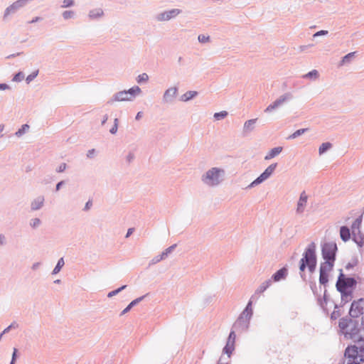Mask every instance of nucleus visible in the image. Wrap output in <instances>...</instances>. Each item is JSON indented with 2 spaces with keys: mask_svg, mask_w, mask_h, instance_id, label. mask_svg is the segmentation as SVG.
Here are the masks:
<instances>
[{
  "mask_svg": "<svg viewBox=\"0 0 364 364\" xmlns=\"http://www.w3.org/2000/svg\"><path fill=\"white\" fill-rule=\"evenodd\" d=\"M358 264V259L357 257H354L351 259V261L346 264L345 266L346 269L349 270L357 266Z\"/></svg>",
  "mask_w": 364,
  "mask_h": 364,
  "instance_id": "nucleus-39",
  "label": "nucleus"
},
{
  "mask_svg": "<svg viewBox=\"0 0 364 364\" xmlns=\"http://www.w3.org/2000/svg\"><path fill=\"white\" fill-rule=\"evenodd\" d=\"M267 289L266 287L262 283L261 285L256 290L257 294L263 293Z\"/></svg>",
  "mask_w": 364,
  "mask_h": 364,
  "instance_id": "nucleus-55",
  "label": "nucleus"
},
{
  "mask_svg": "<svg viewBox=\"0 0 364 364\" xmlns=\"http://www.w3.org/2000/svg\"><path fill=\"white\" fill-rule=\"evenodd\" d=\"M338 328L339 333L343 335L346 338L355 343L364 342L360 319L353 318L348 314L339 319Z\"/></svg>",
  "mask_w": 364,
  "mask_h": 364,
  "instance_id": "nucleus-1",
  "label": "nucleus"
},
{
  "mask_svg": "<svg viewBox=\"0 0 364 364\" xmlns=\"http://www.w3.org/2000/svg\"><path fill=\"white\" fill-rule=\"evenodd\" d=\"M38 75V70H36L28 75L26 79V82L28 84L33 81Z\"/></svg>",
  "mask_w": 364,
  "mask_h": 364,
  "instance_id": "nucleus-45",
  "label": "nucleus"
},
{
  "mask_svg": "<svg viewBox=\"0 0 364 364\" xmlns=\"http://www.w3.org/2000/svg\"><path fill=\"white\" fill-rule=\"evenodd\" d=\"M318 77H319V73H318V70H312L303 76L304 78H309V79L314 80L318 79Z\"/></svg>",
  "mask_w": 364,
  "mask_h": 364,
  "instance_id": "nucleus-35",
  "label": "nucleus"
},
{
  "mask_svg": "<svg viewBox=\"0 0 364 364\" xmlns=\"http://www.w3.org/2000/svg\"><path fill=\"white\" fill-rule=\"evenodd\" d=\"M64 264H65V262H64L63 257L60 258L57 262V264L55 265V267H54V269L52 272V274H58L61 270V269L64 266Z\"/></svg>",
  "mask_w": 364,
  "mask_h": 364,
  "instance_id": "nucleus-36",
  "label": "nucleus"
},
{
  "mask_svg": "<svg viewBox=\"0 0 364 364\" xmlns=\"http://www.w3.org/2000/svg\"><path fill=\"white\" fill-rule=\"evenodd\" d=\"M127 285H122V287L111 291L108 293L107 296L108 297H112L117 294H118L119 292H121L122 290L125 289L127 288Z\"/></svg>",
  "mask_w": 364,
  "mask_h": 364,
  "instance_id": "nucleus-41",
  "label": "nucleus"
},
{
  "mask_svg": "<svg viewBox=\"0 0 364 364\" xmlns=\"http://www.w3.org/2000/svg\"><path fill=\"white\" fill-rule=\"evenodd\" d=\"M346 225H343L340 228V237L343 242H347L351 238L352 232Z\"/></svg>",
  "mask_w": 364,
  "mask_h": 364,
  "instance_id": "nucleus-21",
  "label": "nucleus"
},
{
  "mask_svg": "<svg viewBox=\"0 0 364 364\" xmlns=\"http://www.w3.org/2000/svg\"><path fill=\"white\" fill-rule=\"evenodd\" d=\"M250 321V318H247L244 315L240 314L236 321L234 323L232 328L235 331H247L249 328Z\"/></svg>",
  "mask_w": 364,
  "mask_h": 364,
  "instance_id": "nucleus-13",
  "label": "nucleus"
},
{
  "mask_svg": "<svg viewBox=\"0 0 364 364\" xmlns=\"http://www.w3.org/2000/svg\"><path fill=\"white\" fill-rule=\"evenodd\" d=\"M131 101L126 90L115 93L112 98L107 101V104H112L114 102Z\"/></svg>",
  "mask_w": 364,
  "mask_h": 364,
  "instance_id": "nucleus-16",
  "label": "nucleus"
},
{
  "mask_svg": "<svg viewBox=\"0 0 364 364\" xmlns=\"http://www.w3.org/2000/svg\"><path fill=\"white\" fill-rule=\"evenodd\" d=\"M64 184V181H59L55 186V191H58Z\"/></svg>",
  "mask_w": 364,
  "mask_h": 364,
  "instance_id": "nucleus-59",
  "label": "nucleus"
},
{
  "mask_svg": "<svg viewBox=\"0 0 364 364\" xmlns=\"http://www.w3.org/2000/svg\"><path fill=\"white\" fill-rule=\"evenodd\" d=\"M181 13V10L178 9H173L168 11H165L162 13L157 14L155 17L158 21H168Z\"/></svg>",
  "mask_w": 364,
  "mask_h": 364,
  "instance_id": "nucleus-14",
  "label": "nucleus"
},
{
  "mask_svg": "<svg viewBox=\"0 0 364 364\" xmlns=\"http://www.w3.org/2000/svg\"><path fill=\"white\" fill-rule=\"evenodd\" d=\"M7 89H10L9 85H7L6 83H0V90H4Z\"/></svg>",
  "mask_w": 364,
  "mask_h": 364,
  "instance_id": "nucleus-61",
  "label": "nucleus"
},
{
  "mask_svg": "<svg viewBox=\"0 0 364 364\" xmlns=\"http://www.w3.org/2000/svg\"><path fill=\"white\" fill-rule=\"evenodd\" d=\"M358 282L354 277L346 275L341 269H339V274L336 283L337 291H353L357 287Z\"/></svg>",
  "mask_w": 364,
  "mask_h": 364,
  "instance_id": "nucleus-3",
  "label": "nucleus"
},
{
  "mask_svg": "<svg viewBox=\"0 0 364 364\" xmlns=\"http://www.w3.org/2000/svg\"><path fill=\"white\" fill-rule=\"evenodd\" d=\"M62 16L64 19L67 20L74 16V12L73 11H65Z\"/></svg>",
  "mask_w": 364,
  "mask_h": 364,
  "instance_id": "nucleus-49",
  "label": "nucleus"
},
{
  "mask_svg": "<svg viewBox=\"0 0 364 364\" xmlns=\"http://www.w3.org/2000/svg\"><path fill=\"white\" fill-rule=\"evenodd\" d=\"M29 129V126L27 124H24L20 129L15 133V135L18 137L21 136Z\"/></svg>",
  "mask_w": 364,
  "mask_h": 364,
  "instance_id": "nucleus-38",
  "label": "nucleus"
},
{
  "mask_svg": "<svg viewBox=\"0 0 364 364\" xmlns=\"http://www.w3.org/2000/svg\"><path fill=\"white\" fill-rule=\"evenodd\" d=\"M293 98V95L291 92H286L284 95H281L278 99H277L273 103L270 104L265 109V112H270L272 110L278 108L281 106L284 102L289 101Z\"/></svg>",
  "mask_w": 364,
  "mask_h": 364,
  "instance_id": "nucleus-12",
  "label": "nucleus"
},
{
  "mask_svg": "<svg viewBox=\"0 0 364 364\" xmlns=\"http://www.w3.org/2000/svg\"><path fill=\"white\" fill-rule=\"evenodd\" d=\"M360 323L361 326V331H363L362 333L363 334L364 337V316H362V318L360 319Z\"/></svg>",
  "mask_w": 364,
  "mask_h": 364,
  "instance_id": "nucleus-63",
  "label": "nucleus"
},
{
  "mask_svg": "<svg viewBox=\"0 0 364 364\" xmlns=\"http://www.w3.org/2000/svg\"><path fill=\"white\" fill-rule=\"evenodd\" d=\"M235 332L234 330H231L227 339V342L235 343Z\"/></svg>",
  "mask_w": 364,
  "mask_h": 364,
  "instance_id": "nucleus-47",
  "label": "nucleus"
},
{
  "mask_svg": "<svg viewBox=\"0 0 364 364\" xmlns=\"http://www.w3.org/2000/svg\"><path fill=\"white\" fill-rule=\"evenodd\" d=\"M348 314L353 318L360 319V316L364 314V298H360L352 301Z\"/></svg>",
  "mask_w": 364,
  "mask_h": 364,
  "instance_id": "nucleus-8",
  "label": "nucleus"
},
{
  "mask_svg": "<svg viewBox=\"0 0 364 364\" xmlns=\"http://www.w3.org/2000/svg\"><path fill=\"white\" fill-rule=\"evenodd\" d=\"M33 0H17L8 6L4 14L3 19L6 20L9 15L15 14L21 8L26 6L28 3Z\"/></svg>",
  "mask_w": 364,
  "mask_h": 364,
  "instance_id": "nucleus-11",
  "label": "nucleus"
},
{
  "mask_svg": "<svg viewBox=\"0 0 364 364\" xmlns=\"http://www.w3.org/2000/svg\"><path fill=\"white\" fill-rule=\"evenodd\" d=\"M363 213L360 215H359L352 223L350 228L352 233H354L356 231H358V230H360L363 221Z\"/></svg>",
  "mask_w": 364,
  "mask_h": 364,
  "instance_id": "nucleus-25",
  "label": "nucleus"
},
{
  "mask_svg": "<svg viewBox=\"0 0 364 364\" xmlns=\"http://www.w3.org/2000/svg\"><path fill=\"white\" fill-rule=\"evenodd\" d=\"M340 307H341L340 305L337 304H334V310L330 316V318L331 321H335L341 316L342 313L341 311L340 310Z\"/></svg>",
  "mask_w": 364,
  "mask_h": 364,
  "instance_id": "nucleus-32",
  "label": "nucleus"
},
{
  "mask_svg": "<svg viewBox=\"0 0 364 364\" xmlns=\"http://www.w3.org/2000/svg\"><path fill=\"white\" fill-rule=\"evenodd\" d=\"M44 200H45V199H44L43 196H40L37 197L31 202V209L32 210H40L43 205Z\"/></svg>",
  "mask_w": 364,
  "mask_h": 364,
  "instance_id": "nucleus-23",
  "label": "nucleus"
},
{
  "mask_svg": "<svg viewBox=\"0 0 364 364\" xmlns=\"http://www.w3.org/2000/svg\"><path fill=\"white\" fill-rule=\"evenodd\" d=\"M220 173H224V171L216 167L212 168L202 176V181L210 186H218L222 181L220 178Z\"/></svg>",
  "mask_w": 364,
  "mask_h": 364,
  "instance_id": "nucleus-4",
  "label": "nucleus"
},
{
  "mask_svg": "<svg viewBox=\"0 0 364 364\" xmlns=\"http://www.w3.org/2000/svg\"><path fill=\"white\" fill-rule=\"evenodd\" d=\"M234 350L235 343L226 342V344L223 349V353L226 354L228 358H230Z\"/></svg>",
  "mask_w": 364,
  "mask_h": 364,
  "instance_id": "nucleus-30",
  "label": "nucleus"
},
{
  "mask_svg": "<svg viewBox=\"0 0 364 364\" xmlns=\"http://www.w3.org/2000/svg\"><path fill=\"white\" fill-rule=\"evenodd\" d=\"M24 78V74L23 72L19 71L16 73L13 77V81L21 82Z\"/></svg>",
  "mask_w": 364,
  "mask_h": 364,
  "instance_id": "nucleus-46",
  "label": "nucleus"
},
{
  "mask_svg": "<svg viewBox=\"0 0 364 364\" xmlns=\"http://www.w3.org/2000/svg\"><path fill=\"white\" fill-rule=\"evenodd\" d=\"M341 293V306H343L346 304L351 301L353 299V291H338Z\"/></svg>",
  "mask_w": 364,
  "mask_h": 364,
  "instance_id": "nucleus-22",
  "label": "nucleus"
},
{
  "mask_svg": "<svg viewBox=\"0 0 364 364\" xmlns=\"http://www.w3.org/2000/svg\"><path fill=\"white\" fill-rule=\"evenodd\" d=\"M18 349L14 348L12 353L11 360L10 364H15L17 358Z\"/></svg>",
  "mask_w": 364,
  "mask_h": 364,
  "instance_id": "nucleus-51",
  "label": "nucleus"
},
{
  "mask_svg": "<svg viewBox=\"0 0 364 364\" xmlns=\"http://www.w3.org/2000/svg\"><path fill=\"white\" fill-rule=\"evenodd\" d=\"M134 157H135V156H134V154L133 153H132V152H129V153L128 154V155L127 156V158H126L127 161L129 164H130V163L134 160Z\"/></svg>",
  "mask_w": 364,
  "mask_h": 364,
  "instance_id": "nucleus-56",
  "label": "nucleus"
},
{
  "mask_svg": "<svg viewBox=\"0 0 364 364\" xmlns=\"http://www.w3.org/2000/svg\"><path fill=\"white\" fill-rule=\"evenodd\" d=\"M41 223V221L39 218H34V219H32L31 223H30V225L33 228H36L37 227H38Z\"/></svg>",
  "mask_w": 364,
  "mask_h": 364,
  "instance_id": "nucleus-48",
  "label": "nucleus"
},
{
  "mask_svg": "<svg viewBox=\"0 0 364 364\" xmlns=\"http://www.w3.org/2000/svg\"><path fill=\"white\" fill-rule=\"evenodd\" d=\"M328 33V31H326V30H321L319 31H317L316 32L314 35H313V37L314 38H316V37H318V36H326Z\"/></svg>",
  "mask_w": 364,
  "mask_h": 364,
  "instance_id": "nucleus-52",
  "label": "nucleus"
},
{
  "mask_svg": "<svg viewBox=\"0 0 364 364\" xmlns=\"http://www.w3.org/2000/svg\"><path fill=\"white\" fill-rule=\"evenodd\" d=\"M126 92H127V95L129 97L130 100L132 101L136 97V95L141 93V90L138 86H134L130 89L126 90Z\"/></svg>",
  "mask_w": 364,
  "mask_h": 364,
  "instance_id": "nucleus-29",
  "label": "nucleus"
},
{
  "mask_svg": "<svg viewBox=\"0 0 364 364\" xmlns=\"http://www.w3.org/2000/svg\"><path fill=\"white\" fill-rule=\"evenodd\" d=\"M277 166V163L270 164L256 179H255L247 188H252L268 179L274 173Z\"/></svg>",
  "mask_w": 364,
  "mask_h": 364,
  "instance_id": "nucleus-9",
  "label": "nucleus"
},
{
  "mask_svg": "<svg viewBox=\"0 0 364 364\" xmlns=\"http://www.w3.org/2000/svg\"><path fill=\"white\" fill-rule=\"evenodd\" d=\"M352 240L357 244L358 247L361 248L364 245V233L360 230L352 233Z\"/></svg>",
  "mask_w": 364,
  "mask_h": 364,
  "instance_id": "nucleus-20",
  "label": "nucleus"
},
{
  "mask_svg": "<svg viewBox=\"0 0 364 364\" xmlns=\"http://www.w3.org/2000/svg\"><path fill=\"white\" fill-rule=\"evenodd\" d=\"M335 262L325 261L320 264L319 284L326 287L329 281V273L333 269Z\"/></svg>",
  "mask_w": 364,
  "mask_h": 364,
  "instance_id": "nucleus-5",
  "label": "nucleus"
},
{
  "mask_svg": "<svg viewBox=\"0 0 364 364\" xmlns=\"http://www.w3.org/2000/svg\"><path fill=\"white\" fill-rule=\"evenodd\" d=\"M165 257L163 255V254L161 253V255H156L155 256L151 261H150V263H149V265H153V264H157L158 262H159L160 261H161L162 259H164Z\"/></svg>",
  "mask_w": 364,
  "mask_h": 364,
  "instance_id": "nucleus-44",
  "label": "nucleus"
},
{
  "mask_svg": "<svg viewBox=\"0 0 364 364\" xmlns=\"http://www.w3.org/2000/svg\"><path fill=\"white\" fill-rule=\"evenodd\" d=\"M134 231V228H130L127 230V232L125 235V237L126 238H128Z\"/></svg>",
  "mask_w": 364,
  "mask_h": 364,
  "instance_id": "nucleus-62",
  "label": "nucleus"
},
{
  "mask_svg": "<svg viewBox=\"0 0 364 364\" xmlns=\"http://www.w3.org/2000/svg\"><path fill=\"white\" fill-rule=\"evenodd\" d=\"M198 92L197 91H187L186 93L181 96L180 100L183 102H188L198 96Z\"/></svg>",
  "mask_w": 364,
  "mask_h": 364,
  "instance_id": "nucleus-27",
  "label": "nucleus"
},
{
  "mask_svg": "<svg viewBox=\"0 0 364 364\" xmlns=\"http://www.w3.org/2000/svg\"><path fill=\"white\" fill-rule=\"evenodd\" d=\"M149 80V76L146 73H142L138 75L136 77V82L139 84L146 82Z\"/></svg>",
  "mask_w": 364,
  "mask_h": 364,
  "instance_id": "nucleus-42",
  "label": "nucleus"
},
{
  "mask_svg": "<svg viewBox=\"0 0 364 364\" xmlns=\"http://www.w3.org/2000/svg\"><path fill=\"white\" fill-rule=\"evenodd\" d=\"M178 87H172L167 89L163 95L162 102L164 104L173 103L178 93Z\"/></svg>",
  "mask_w": 364,
  "mask_h": 364,
  "instance_id": "nucleus-15",
  "label": "nucleus"
},
{
  "mask_svg": "<svg viewBox=\"0 0 364 364\" xmlns=\"http://www.w3.org/2000/svg\"><path fill=\"white\" fill-rule=\"evenodd\" d=\"M67 168V164L65 163H62L56 169V171L58 173L63 172Z\"/></svg>",
  "mask_w": 364,
  "mask_h": 364,
  "instance_id": "nucleus-53",
  "label": "nucleus"
},
{
  "mask_svg": "<svg viewBox=\"0 0 364 364\" xmlns=\"http://www.w3.org/2000/svg\"><path fill=\"white\" fill-rule=\"evenodd\" d=\"M177 245L176 244H173L172 245H171L170 247H168V248H166L163 252V255L164 256L165 258H166L169 254H171L176 247Z\"/></svg>",
  "mask_w": 364,
  "mask_h": 364,
  "instance_id": "nucleus-43",
  "label": "nucleus"
},
{
  "mask_svg": "<svg viewBox=\"0 0 364 364\" xmlns=\"http://www.w3.org/2000/svg\"><path fill=\"white\" fill-rule=\"evenodd\" d=\"M63 4H64V5L63 6V7H70V6H73L74 1L73 0H64Z\"/></svg>",
  "mask_w": 364,
  "mask_h": 364,
  "instance_id": "nucleus-54",
  "label": "nucleus"
},
{
  "mask_svg": "<svg viewBox=\"0 0 364 364\" xmlns=\"http://www.w3.org/2000/svg\"><path fill=\"white\" fill-rule=\"evenodd\" d=\"M355 52H351L344 55L342 58V60H341L339 65H343L346 63H350L351 59L355 56Z\"/></svg>",
  "mask_w": 364,
  "mask_h": 364,
  "instance_id": "nucleus-34",
  "label": "nucleus"
},
{
  "mask_svg": "<svg viewBox=\"0 0 364 364\" xmlns=\"http://www.w3.org/2000/svg\"><path fill=\"white\" fill-rule=\"evenodd\" d=\"M92 205V203L90 200H89L85 205V207L83 208L84 211H87L90 209L91 206Z\"/></svg>",
  "mask_w": 364,
  "mask_h": 364,
  "instance_id": "nucleus-57",
  "label": "nucleus"
},
{
  "mask_svg": "<svg viewBox=\"0 0 364 364\" xmlns=\"http://www.w3.org/2000/svg\"><path fill=\"white\" fill-rule=\"evenodd\" d=\"M257 120V119H252L246 121L244 124L243 132L247 133L253 131Z\"/></svg>",
  "mask_w": 364,
  "mask_h": 364,
  "instance_id": "nucleus-26",
  "label": "nucleus"
},
{
  "mask_svg": "<svg viewBox=\"0 0 364 364\" xmlns=\"http://www.w3.org/2000/svg\"><path fill=\"white\" fill-rule=\"evenodd\" d=\"M149 294L147 293V294L132 301L127 305V306L120 313V316L124 315L125 314L128 313L134 306H135L139 303H140L141 301H143Z\"/></svg>",
  "mask_w": 364,
  "mask_h": 364,
  "instance_id": "nucleus-19",
  "label": "nucleus"
},
{
  "mask_svg": "<svg viewBox=\"0 0 364 364\" xmlns=\"http://www.w3.org/2000/svg\"><path fill=\"white\" fill-rule=\"evenodd\" d=\"M344 356L348 358L347 364H360L364 362V355L358 354V346H348L344 353Z\"/></svg>",
  "mask_w": 364,
  "mask_h": 364,
  "instance_id": "nucleus-7",
  "label": "nucleus"
},
{
  "mask_svg": "<svg viewBox=\"0 0 364 364\" xmlns=\"http://www.w3.org/2000/svg\"><path fill=\"white\" fill-rule=\"evenodd\" d=\"M283 150L282 146H277L272 149L264 156V160H270L279 155Z\"/></svg>",
  "mask_w": 364,
  "mask_h": 364,
  "instance_id": "nucleus-24",
  "label": "nucleus"
},
{
  "mask_svg": "<svg viewBox=\"0 0 364 364\" xmlns=\"http://www.w3.org/2000/svg\"><path fill=\"white\" fill-rule=\"evenodd\" d=\"M316 245L314 242H311L305 248L299 263V274L303 280H306L305 270L307 269L309 273L313 274L316 271Z\"/></svg>",
  "mask_w": 364,
  "mask_h": 364,
  "instance_id": "nucleus-2",
  "label": "nucleus"
},
{
  "mask_svg": "<svg viewBox=\"0 0 364 364\" xmlns=\"http://www.w3.org/2000/svg\"><path fill=\"white\" fill-rule=\"evenodd\" d=\"M310 287H311V289L314 295L316 297L318 304L321 306V308L323 310L324 312L328 314V310H327L326 306L329 300V295L328 294L326 287H324L323 297H321V295L318 293L316 283L311 282L310 284Z\"/></svg>",
  "mask_w": 364,
  "mask_h": 364,
  "instance_id": "nucleus-10",
  "label": "nucleus"
},
{
  "mask_svg": "<svg viewBox=\"0 0 364 364\" xmlns=\"http://www.w3.org/2000/svg\"><path fill=\"white\" fill-rule=\"evenodd\" d=\"M104 16V11L102 9H95L89 12V18L90 19H96Z\"/></svg>",
  "mask_w": 364,
  "mask_h": 364,
  "instance_id": "nucleus-28",
  "label": "nucleus"
},
{
  "mask_svg": "<svg viewBox=\"0 0 364 364\" xmlns=\"http://www.w3.org/2000/svg\"><path fill=\"white\" fill-rule=\"evenodd\" d=\"M252 301L250 300L247 303V304L246 305L245 309L243 310V311L241 313V314L244 315L246 318H251L252 314H253V311H252Z\"/></svg>",
  "mask_w": 364,
  "mask_h": 364,
  "instance_id": "nucleus-31",
  "label": "nucleus"
},
{
  "mask_svg": "<svg viewBox=\"0 0 364 364\" xmlns=\"http://www.w3.org/2000/svg\"><path fill=\"white\" fill-rule=\"evenodd\" d=\"M307 199H308V196L306 194V192L303 191L300 194L299 199L297 202V208H296V213L301 214L304 213V208L306 205Z\"/></svg>",
  "mask_w": 364,
  "mask_h": 364,
  "instance_id": "nucleus-17",
  "label": "nucleus"
},
{
  "mask_svg": "<svg viewBox=\"0 0 364 364\" xmlns=\"http://www.w3.org/2000/svg\"><path fill=\"white\" fill-rule=\"evenodd\" d=\"M41 262H35V263L33 264V265L31 267V269L33 270H36L41 266Z\"/></svg>",
  "mask_w": 364,
  "mask_h": 364,
  "instance_id": "nucleus-64",
  "label": "nucleus"
},
{
  "mask_svg": "<svg viewBox=\"0 0 364 364\" xmlns=\"http://www.w3.org/2000/svg\"><path fill=\"white\" fill-rule=\"evenodd\" d=\"M198 40L200 43H207L210 41V36H204V35H199L198 36Z\"/></svg>",
  "mask_w": 364,
  "mask_h": 364,
  "instance_id": "nucleus-50",
  "label": "nucleus"
},
{
  "mask_svg": "<svg viewBox=\"0 0 364 364\" xmlns=\"http://www.w3.org/2000/svg\"><path fill=\"white\" fill-rule=\"evenodd\" d=\"M309 130V128H304V129H298V130L295 131L292 134L289 135L287 139H296V138L300 136L301 135L305 134Z\"/></svg>",
  "mask_w": 364,
  "mask_h": 364,
  "instance_id": "nucleus-33",
  "label": "nucleus"
},
{
  "mask_svg": "<svg viewBox=\"0 0 364 364\" xmlns=\"http://www.w3.org/2000/svg\"><path fill=\"white\" fill-rule=\"evenodd\" d=\"M42 19L43 18L41 17L36 16V17L33 18L31 21H28V23H34L41 21Z\"/></svg>",
  "mask_w": 364,
  "mask_h": 364,
  "instance_id": "nucleus-60",
  "label": "nucleus"
},
{
  "mask_svg": "<svg viewBox=\"0 0 364 364\" xmlns=\"http://www.w3.org/2000/svg\"><path fill=\"white\" fill-rule=\"evenodd\" d=\"M288 274V269L287 267H283L281 269H278L275 273H274L272 276V279L274 282H279L282 279H286Z\"/></svg>",
  "mask_w": 364,
  "mask_h": 364,
  "instance_id": "nucleus-18",
  "label": "nucleus"
},
{
  "mask_svg": "<svg viewBox=\"0 0 364 364\" xmlns=\"http://www.w3.org/2000/svg\"><path fill=\"white\" fill-rule=\"evenodd\" d=\"M228 113L227 111H221L219 112H215L213 117L215 120H221L225 118L228 116Z\"/></svg>",
  "mask_w": 364,
  "mask_h": 364,
  "instance_id": "nucleus-40",
  "label": "nucleus"
},
{
  "mask_svg": "<svg viewBox=\"0 0 364 364\" xmlns=\"http://www.w3.org/2000/svg\"><path fill=\"white\" fill-rule=\"evenodd\" d=\"M331 147H332V144L330 142L322 143L318 149L319 154L321 155V154H324L328 150H329Z\"/></svg>",
  "mask_w": 364,
  "mask_h": 364,
  "instance_id": "nucleus-37",
  "label": "nucleus"
},
{
  "mask_svg": "<svg viewBox=\"0 0 364 364\" xmlns=\"http://www.w3.org/2000/svg\"><path fill=\"white\" fill-rule=\"evenodd\" d=\"M338 247L336 242H324L321 246V256L325 261L336 262Z\"/></svg>",
  "mask_w": 364,
  "mask_h": 364,
  "instance_id": "nucleus-6",
  "label": "nucleus"
},
{
  "mask_svg": "<svg viewBox=\"0 0 364 364\" xmlns=\"http://www.w3.org/2000/svg\"><path fill=\"white\" fill-rule=\"evenodd\" d=\"M117 129H118V124H113L112 127L109 129V132L112 134H115L117 132Z\"/></svg>",
  "mask_w": 364,
  "mask_h": 364,
  "instance_id": "nucleus-58",
  "label": "nucleus"
}]
</instances>
